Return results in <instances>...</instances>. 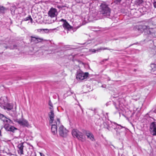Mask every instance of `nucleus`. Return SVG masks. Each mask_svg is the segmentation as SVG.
<instances>
[{
	"mask_svg": "<svg viewBox=\"0 0 156 156\" xmlns=\"http://www.w3.org/2000/svg\"><path fill=\"white\" fill-rule=\"evenodd\" d=\"M104 127L109 131H112L113 129L115 130L116 135H120V131L121 129L125 130V128L121 125L115 122H112L111 121L105 122L103 123Z\"/></svg>",
	"mask_w": 156,
	"mask_h": 156,
	"instance_id": "obj_1",
	"label": "nucleus"
},
{
	"mask_svg": "<svg viewBox=\"0 0 156 156\" xmlns=\"http://www.w3.org/2000/svg\"><path fill=\"white\" fill-rule=\"evenodd\" d=\"M106 2L101 1L99 6V12L102 16L109 17L111 13V9Z\"/></svg>",
	"mask_w": 156,
	"mask_h": 156,
	"instance_id": "obj_2",
	"label": "nucleus"
},
{
	"mask_svg": "<svg viewBox=\"0 0 156 156\" xmlns=\"http://www.w3.org/2000/svg\"><path fill=\"white\" fill-rule=\"evenodd\" d=\"M0 119L4 123V127L6 130L13 132L14 130L16 129L14 126H10V125L13 124L12 121L1 113Z\"/></svg>",
	"mask_w": 156,
	"mask_h": 156,
	"instance_id": "obj_3",
	"label": "nucleus"
},
{
	"mask_svg": "<svg viewBox=\"0 0 156 156\" xmlns=\"http://www.w3.org/2000/svg\"><path fill=\"white\" fill-rule=\"evenodd\" d=\"M72 133L74 137L77 138L79 140L82 141L84 140V137L83 134L80 132L77 129H74L73 130Z\"/></svg>",
	"mask_w": 156,
	"mask_h": 156,
	"instance_id": "obj_4",
	"label": "nucleus"
},
{
	"mask_svg": "<svg viewBox=\"0 0 156 156\" xmlns=\"http://www.w3.org/2000/svg\"><path fill=\"white\" fill-rule=\"evenodd\" d=\"M51 131L53 135H55L57 133V126L59 127L60 125V119L57 118L55 122L51 123Z\"/></svg>",
	"mask_w": 156,
	"mask_h": 156,
	"instance_id": "obj_5",
	"label": "nucleus"
},
{
	"mask_svg": "<svg viewBox=\"0 0 156 156\" xmlns=\"http://www.w3.org/2000/svg\"><path fill=\"white\" fill-rule=\"evenodd\" d=\"M139 29L141 31H144L147 32L148 34H151L153 32L154 29L150 28L149 26L145 25H140L139 26Z\"/></svg>",
	"mask_w": 156,
	"mask_h": 156,
	"instance_id": "obj_6",
	"label": "nucleus"
},
{
	"mask_svg": "<svg viewBox=\"0 0 156 156\" xmlns=\"http://www.w3.org/2000/svg\"><path fill=\"white\" fill-rule=\"evenodd\" d=\"M58 131L59 135L63 137L66 136L68 132V130L61 124L59 126Z\"/></svg>",
	"mask_w": 156,
	"mask_h": 156,
	"instance_id": "obj_7",
	"label": "nucleus"
},
{
	"mask_svg": "<svg viewBox=\"0 0 156 156\" xmlns=\"http://www.w3.org/2000/svg\"><path fill=\"white\" fill-rule=\"evenodd\" d=\"M89 73L87 72L84 73L82 71H79L76 76V78L77 80H83L86 79Z\"/></svg>",
	"mask_w": 156,
	"mask_h": 156,
	"instance_id": "obj_8",
	"label": "nucleus"
},
{
	"mask_svg": "<svg viewBox=\"0 0 156 156\" xmlns=\"http://www.w3.org/2000/svg\"><path fill=\"white\" fill-rule=\"evenodd\" d=\"M15 121L21 126H27L29 125L28 121L23 118L19 119H17Z\"/></svg>",
	"mask_w": 156,
	"mask_h": 156,
	"instance_id": "obj_9",
	"label": "nucleus"
},
{
	"mask_svg": "<svg viewBox=\"0 0 156 156\" xmlns=\"http://www.w3.org/2000/svg\"><path fill=\"white\" fill-rule=\"evenodd\" d=\"M150 131L153 136H156V124L155 122H152L150 126Z\"/></svg>",
	"mask_w": 156,
	"mask_h": 156,
	"instance_id": "obj_10",
	"label": "nucleus"
},
{
	"mask_svg": "<svg viewBox=\"0 0 156 156\" xmlns=\"http://www.w3.org/2000/svg\"><path fill=\"white\" fill-rule=\"evenodd\" d=\"M58 13L57 9L55 8H51L48 12L49 16L52 18L55 17L57 15Z\"/></svg>",
	"mask_w": 156,
	"mask_h": 156,
	"instance_id": "obj_11",
	"label": "nucleus"
},
{
	"mask_svg": "<svg viewBox=\"0 0 156 156\" xmlns=\"http://www.w3.org/2000/svg\"><path fill=\"white\" fill-rule=\"evenodd\" d=\"M23 143H21L18 144L17 146V147L18 149L17 150V151L18 153L20 154V155L23 154V148L24 147L23 145Z\"/></svg>",
	"mask_w": 156,
	"mask_h": 156,
	"instance_id": "obj_12",
	"label": "nucleus"
},
{
	"mask_svg": "<svg viewBox=\"0 0 156 156\" xmlns=\"http://www.w3.org/2000/svg\"><path fill=\"white\" fill-rule=\"evenodd\" d=\"M48 116L50 118V123L51 124V123L54 122H55V120H54V112L53 110H51V112L48 114Z\"/></svg>",
	"mask_w": 156,
	"mask_h": 156,
	"instance_id": "obj_13",
	"label": "nucleus"
},
{
	"mask_svg": "<svg viewBox=\"0 0 156 156\" xmlns=\"http://www.w3.org/2000/svg\"><path fill=\"white\" fill-rule=\"evenodd\" d=\"M3 106L4 109H7L8 111L10 110L13 108V104L11 103H7Z\"/></svg>",
	"mask_w": 156,
	"mask_h": 156,
	"instance_id": "obj_14",
	"label": "nucleus"
},
{
	"mask_svg": "<svg viewBox=\"0 0 156 156\" xmlns=\"http://www.w3.org/2000/svg\"><path fill=\"white\" fill-rule=\"evenodd\" d=\"M86 135L87 138H89L90 140L93 141L94 140V136L93 134L89 132H86Z\"/></svg>",
	"mask_w": 156,
	"mask_h": 156,
	"instance_id": "obj_15",
	"label": "nucleus"
},
{
	"mask_svg": "<svg viewBox=\"0 0 156 156\" xmlns=\"http://www.w3.org/2000/svg\"><path fill=\"white\" fill-rule=\"evenodd\" d=\"M62 26L65 29H66L69 30L71 29V27L67 21H65V23H64Z\"/></svg>",
	"mask_w": 156,
	"mask_h": 156,
	"instance_id": "obj_16",
	"label": "nucleus"
},
{
	"mask_svg": "<svg viewBox=\"0 0 156 156\" xmlns=\"http://www.w3.org/2000/svg\"><path fill=\"white\" fill-rule=\"evenodd\" d=\"M6 99V98L5 97H1L0 98V104L5 105V104Z\"/></svg>",
	"mask_w": 156,
	"mask_h": 156,
	"instance_id": "obj_17",
	"label": "nucleus"
},
{
	"mask_svg": "<svg viewBox=\"0 0 156 156\" xmlns=\"http://www.w3.org/2000/svg\"><path fill=\"white\" fill-rule=\"evenodd\" d=\"M31 37L32 38L31 39V42H33L35 43H38V41H38L37 39V37H34L33 36H31Z\"/></svg>",
	"mask_w": 156,
	"mask_h": 156,
	"instance_id": "obj_18",
	"label": "nucleus"
},
{
	"mask_svg": "<svg viewBox=\"0 0 156 156\" xmlns=\"http://www.w3.org/2000/svg\"><path fill=\"white\" fill-rule=\"evenodd\" d=\"M112 50V51L114 50L113 49H109L108 48H104L101 47V48H100L97 49V51H101V50Z\"/></svg>",
	"mask_w": 156,
	"mask_h": 156,
	"instance_id": "obj_19",
	"label": "nucleus"
},
{
	"mask_svg": "<svg viewBox=\"0 0 156 156\" xmlns=\"http://www.w3.org/2000/svg\"><path fill=\"white\" fill-rule=\"evenodd\" d=\"M31 18L30 16H29L28 17H26L25 18L23 19L22 20V21H27V20H30Z\"/></svg>",
	"mask_w": 156,
	"mask_h": 156,
	"instance_id": "obj_20",
	"label": "nucleus"
},
{
	"mask_svg": "<svg viewBox=\"0 0 156 156\" xmlns=\"http://www.w3.org/2000/svg\"><path fill=\"white\" fill-rule=\"evenodd\" d=\"M5 8L3 6H0V12H4Z\"/></svg>",
	"mask_w": 156,
	"mask_h": 156,
	"instance_id": "obj_21",
	"label": "nucleus"
},
{
	"mask_svg": "<svg viewBox=\"0 0 156 156\" xmlns=\"http://www.w3.org/2000/svg\"><path fill=\"white\" fill-rule=\"evenodd\" d=\"M121 1L122 0H114V2L116 4H119L120 3Z\"/></svg>",
	"mask_w": 156,
	"mask_h": 156,
	"instance_id": "obj_22",
	"label": "nucleus"
},
{
	"mask_svg": "<svg viewBox=\"0 0 156 156\" xmlns=\"http://www.w3.org/2000/svg\"><path fill=\"white\" fill-rule=\"evenodd\" d=\"M73 94V92L72 91L70 90V91H68L67 92V95H66V94H65V95H66L67 96L69 95H70L71 94Z\"/></svg>",
	"mask_w": 156,
	"mask_h": 156,
	"instance_id": "obj_23",
	"label": "nucleus"
},
{
	"mask_svg": "<svg viewBox=\"0 0 156 156\" xmlns=\"http://www.w3.org/2000/svg\"><path fill=\"white\" fill-rule=\"evenodd\" d=\"M37 41H38V43L41 42L43 40V39L42 38H40L38 37H37Z\"/></svg>",
	"mask_w": 156,
	"mask_h": 156,
	"instance_id": "obj_24",
	"label": "nucleus"
},
{
	"mask_svg": "<svg viewBox=\"0 0 156 156\" xmlns=\"http://www.w3.org/2000/svg\"><path fill=\"white\" fill-rule=\"evenodd\" d=\"M89 51H90L92 52L93 53H95L97 51V52L98 51H97V50H96L94 49H89Z\"/></svg>",
	"mask_w": 156,
	"mask_h": 156,
	"instance_id": "obj_25",
	"label": "nucleus"
},
{
	"mask_svg": "<svg viewBox=\"0 0 156 156\" xmlns=\"http://www.w3.org/2000/svg\"><path fill=\"white\" fill-rule=\"evenodd\" d=\"M49 32V30L47 29H43V33H48Z\"/></svg>",
	"mask_w": 156,
	"mask_h": 156,
	"instance_id": "obj_26",
	"label": "nucleus"
},
{
	"mask_svg": "<svg viewBox=\"0 0 156 156\" xmlns=\"http://www.w3.org/2000/svg\"><path fill=\"white\" fill-rule=\"evenodd\" d=\"M151 67L153 69V68H156V64L153 63L151 64Z\"/></svg>",
	"mask_w": 156,
	"mask_h": 156,
	"instance_id": "obj_27",
	"label": "nucleus"
},
{
	"mask_svg": "<svg viewBox=\"0 0 156 156\" xmlns=\"http://www.w3.org/2000/svg\"><path fill=\"white\" fill-rule=\"evenodd\" d=\"M76 3H80L82 2L83 0H74Z\"/></svg>",
	"mask_w": 156,
	"mask_h": 156,
	"instance_id": "obj_28",
	"label": "nucleus"
},
{
	"mask_svg": "<svg viewBox=\"0 0 156 156\" xmlns=\"http://www.w3.org/2000/svg\"><path fill=\"white\" fill-rule=\"evenodd\" d=\"M114 105L115 106V108L118 110H119V108L117 107L116 105V103L115 102L113 103Z\"/></svg>",
	"mask_w": 156,
	"mask_h": 156,
	"instance_id": "obj_29",
	"label": "nucleus"
},
{
	"mask_svg": "<svg viewBox=\"0 0 156 156\" xmlns=\"http://www.w3.org/2000/svg\"><path fill=\"white\" fill-rule=\"evenodd\" d=\"M37 31L39 32H42L43 33V29H38L37 30Z\"/></svg>",
	"mask_w": 156,
	"mask_h": 156,
	"instance_id": "obj_30",
	"label": "nucleus"
},
{
	"mask_svg": "<svg viewBox=\"0 0 156 156\" xmlns=\"http://www.w3.org/2000/svg\"><path fill=\"white\" fill-rule=\"evenodd\" d=\"M153 5L154 8H156V2H154Z\"/></svg>",
	"mask_w": 156,
	"mask_h": 156,
	"instance_id": "obj_31",
	"label": "nucleus"
},
{
	"mask_svg": "<svg viewBox=\"0 0 156 156\" xmlns=\"http://www.w3.org/2000/svg\"><path fill=\"white\" fill-rule=\"evenodd\" d=\"M60 21H63L64 22V23H65V21H66V20H65L64 19H62Z\"/></svg>",
	"mask_w": 156,
	"mask_h": 156,
	"instance_id": "obj_32",
	"label": "nucleus"
},
{
	"mask_svg": "<svg viewBox=\"0 0 156 156\" xmlns=\"http://www.w3.org/2000/svg\"><path fill=\"white\" fill-rule=\"evenodd\" d=\"M49 105L51 107H52V104L51 103V101H50L49 102Z\"/></svg>",
	"mask_w": 156,
	"mask_h": 156,
	"instance_id": "obj_33",
	"label": "nucleus"
},
{
	"mask_svg": "<svg viewBox=\"0 0 156 156\" xmlns=\"http://www.w3.org/2000/svg\"><path fill=\"white\" fill-rule=\"evenodd\" d=\"M30 20V22L31 23H33V20L31 17Z\"/></svg>",
	"mask_w": 156,
	"mask_h": 156,
	"instance_id": "obj_34",
	"label": "nucleus"
},
{
	"mask_svg": "<svg viewBox=\"0 0 156 156\" xmlns=\"http://www.w3.org/2000/svg\"><path fill=\"white\" fill-rule=\"evenodd\" d=\"M108 59H103V62H104V61H107L108 60Z\"/></svg>",
	"mask_w": 156,
	"mask_h": 156,
	"instance_id": "obj_35",
	"label": "nucleus"
},
{
	"mask_svg": "<svg viewBox=\"0 0 156 156\" xmlns=\"http://www.w3.org/2000/svg\"><path fill=\"white\" fill-rule=\"evenodd\" d=\"M40 154L41 155V156H45L44 155L41 153L40 152Z\"/></svg>",
	"mask_w": 156,
	"mask_h": 156,
	"instance_id": "obj_36",
	"label": "nucleus"
},
{
	"mask_svg": "<svg viewBox=\"0 0 156 156\" xmlns=\"http://www.w3.org/2000/svg\"><path fill=\"white\" fill-rule=\"evenodd\" d=\"M106 85H102V87H105Z\"/></svg>",
	"mask_w": 156,
	"mask_h": 156,
	"instance_id": "obj_37",
	"label": "nucleus"
},
{
	"mask_svg": "<svg viewBox=\"0 0 156 156\" xmlns=\"http://www.w3.org/2000/svg\"><path fill=\"white\" fill-rule=\"evenodd\" d=\"M50 109L51 110H52L53 109V106L52 107H51L50 108Z\"/></svg>",
	"mask_w": 156,
	"mask_h": 156,
	"instance_id": "obj_38",
	"label": "nucleus"
},
{
	"mask_svg": "<svg viewBox=\"0 0 156 156\" xmlns=\"http://www.w3.org/2000/svg\"><path fill=\"white\" fill-rule=\"evenodd\" d=\"M58 28V27H57V28H54V29H53L52 30H55L56 29Z\"/></svg>",
	"mask_w": 156,
	"mask_h": 156,
	"instance_id": "obj_39",
	"label": "nucleus"
},
{
	"mask_svg": "<svg viewBox=\"0 0 156 156\" xmlns=\"http://www.w3.org/2000/svg\"><path fill=\"white\" fill-rule=\"evenodd\" d=\"M60 7H61L60 6H58V8H60Z\"/></svg>",
	"mask_w": 156,
	"mask_h": 156,
	"instance_id": "obj_40",
	"label": "nucleus"
}]
</instances>
